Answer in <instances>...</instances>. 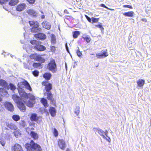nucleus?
<instances>
[{"label":"nucleus","mask_w":151,"mask_h":151,"mask_svg":"<svg viewBox=\"0 0 151 151\" xmlns=\"http://www.w3.org/2000/svg\"><path fill=\"white\" fill-rule=\"evenodd\" d=\"M36 61H39L41 63H43L45 62V60L42 57L41 55H38Z\"/></svg>","instance_id":"28"},{"label":"nucleus","mask_w":151,"mask_h":151,"mask_svg":"<svg viewBox=\"0 0 151 151\" xmlns=\"http://www.w3.org/2000/svg\"><path fill=\"white\" fill-rule=\"evenodd\" d=\"M12 98L15 102H18L20 97L16 94H14L12 96Z\"/></svg>","instance_id":"35"},{"label":"nucleus","mask_w":151,"mask_h":151,"mask_svg":"<svg viewBox=\"0 0 151 151\" xmlns=\"http://www.w3.org/2000/svg\"><path fill=\"white\" fill-rule=\"evenodd\" d=\"M99 18H96L94 17L92 18V22L91 23H97L98 22L99 20Z\"/></svg>","instance_id":"41"},{"label":"nucleus","mask_w":151,"mask_h":151,"mask_svg":"<svg viewBox=\"0 0 151 151\" xmlns=\"http://www.w3.org/2000/svg\"><path fill=\"white\" fill-rule=\"evenodd\" d=\"M55 50V47L54 46H52L50 47V50L51 52H54Z\"/></svg>","instance_id":"46"},{"label":"nucleus","mask_w":151,"mask_h":151,"mask_svg":"<svg viewBox=\"0 0 151 151\" xmlns=\"http://www.w3.org/2000/svg\"><path fill=\"white\" fill-rule=\"evenodd\" d=\"M82 38L85 40L87 43H89L91 40V39L89 36L86 35H83L82 37Z\"/></svg>","instance_id":"27"},{"label":"nucleus","mask_w":151,"mask_h":151,"mask_svg":"<svg viewBox=\"0 0 151 151\" xmlns=\"http://www.w3.org/2000/svg\"><path fill=\"white\" fill-rule=\"evenodd\" d=\"M38 55V54H37V53L32 54L29 56L30 58L31 59H34L36 60Z\"/></svg>","instance_id":"33"},{"label":"nucleus","mask_w":151,"mask_h":151,"mask_svg":"<svg viewBox=\"0 0 151 151\" xmlns=\"http://www.w3.org/2000/svg\"><path fill=\"white\" fill-rule=\"evenodd\" d=\"M25 86V88L30 91H32V88L28 82L26 80L19 82L17 84V89L22 99L27 100L29 98V100L27 104V105L29 107H32L35 104V97L30 93H27L24 90L23 88Z\"/></svg>","instance_id":"1"},{"label":"nucleus","mask_w":151,"mask_h":151,"mask_svg":"<svg viewBox=\"0 0 151 151\" xmlns=\"http://www.w3.org/2000/svg\"><path fill=\"white\" fill-rule=\"evenodd\" d=\"M58 147L62 150H64L66 147V144L64 140L63 139H59L58 141Z\"/></svg>","instance_id":"10"},{"label":"nucleus","mask_w":151,"mask_h":151,"mask_svg":"<svg viewBox=\"0 0 151 151\" xmlns=\"http://www.w3.org/2000/svg\"><path fill=\"white\" fill-rule=\"evenodd\" d=\"M45 16H44V15H42L41 16V18L42 19H44L45 18Z\"/></svg>","instance_id":"58"},{"label":"nucleus","mask_w":151,"mask_h":151,"mask_svg":"<svg viewBox=\"0 0 151 151\" xmlns=\"http://www.w3.org/2000/svg\"><path fill=\"white\" fill-rule=\"evenodd\" d=\"M2 101V99L0 96V102L1 101Z\"/></svg>","instance_id":"61"},{"label":"nucleus","mask_w":151,"mask_h":151,"mask_svg":"<svg viewBox=\"0 0 151 151\" xmlns=\"http://www.w3.org/2000/svg\"><path fill=\"white\" fill-rule=\"evenodd\" d=\"M107 9L109 10H111V11H113V10H114V9L109 8L108 7V8H107Z\"/></svg>","instance_id":"59"},{"label":"nucleus","mask_w":151,"mask_h":151,"mask_svg":"<svg viewBox=\"0 0 151 151\" xmlns=\"http://www.w3.org/2000/svg\"><path fill=\"white\" fill-rule=\"evenodd\" d=\"M38 42H37L36 40H32L30 41V43L32 45H36L37 44Z\"/></svg>","instance_id":"43"},{"label":"nucleus","mask_w":151,"mask_h":151,"mask_svg":"<svg viewBox=\"0 0 151 151\" xmlns=\"http://www.w3.org/2000/svg\"><path fill=\"white\" fill-rule=\"evenodd\" d=\"M9 86H10L9 88L12 91H14L16 89V86L12 83H10L9 84Z\"/></svg>","instance_id":"38"},{"label":"nucleus","mask_w":151,"mask_h":151,"mask_svg":"<svg viewBox=\"0 0 151 151\" xmlns=\"http://www.w3.org/2000/svg\"><path fill=\"white\" fill-rule=\"evenodd\" d=\"M3 105L9 111L11 112L14 111V107L13 104L11 102L6 101L4 103Z\"/></svg>","instance_id":"9"},{"label":"nucleus","mask_w":151,"mask_h":151,"mask_svg":"<svg viewBox=\"0 0 151 151\" xmlns=\"http://www.w3.org/2000/svg\"><path fill=\"white\" fill-rule=\"evenodd\" d=\"M134 13L133 11H129L127 12H125L123 14L125 16L132 17L134 16Z\"/></svg>","instance_id":"29"},{"label":"nucleus","mask_w":151,"mask_h":151,"mask_svg":"<svg viewBox=\"0 0 151 151\" xmlns=\"http://www.w3.org/2000/svg\"><path fill=\"white\" fill-rule=\"evenodd\" d=\"M0 95L2 96H7L8 94L7 92L5 89L1 88H0Z\"/></svg>","instance_id":"24"},{"label":"nucleus","mask_w":151,"mask_h":151,"mask_svg":"<svg viewBox=\"0 0 151 151\" xmlns=\"http://www.w3.org/2000/svg\"><path fill=\"white\" fill-rule=\"evenodd\" d=\"M49 111L52 116H54L56 115V111L54 107H50V108Z\"/></svg>","instance_id":"23"},{"label":"nucleus","mask_w":151,"mask_h":151,"mask_svg":"<svg viewBox=\"0 0 151 151\" xmlns=\"http://www.w3.org/2000/svg\"><path fill=\"white\" fill-rule=\"evenodd\" d=\"M13 151H24L22 146L18 143L15 144L12 148Z\"/></svg>","instance_id":"15"},{"label":"nucleus","mask_w":151,"mask_h":151,"mask_svg":"<svg viewBox=\"0 0 151 151\" xmlns=\"http://www.w3.org/2000/svg\"><path fill=\"white\" fill-rule=\"evenodd\" d=\"M27 12L30 16L33 18H36L38 16V14L33 9H28Z\"/></svg>","instance_id":"13"},{"label":"nucleus","mask_w":151,"mask_h":151,"mask_svg":"<svg viewBox=\"0 0 151 151\" xmlns=\"http://www.w3.org/2000/svg\"><path fill=\"white\" fill-rule=\"evenodd\" d=\"M80 108L79 106H77L76 107L75 110V113L77 115H78L80 112Z\"/></svg>","instance_id":"40"},{"label":"nucleus","mask_w":151,"mask_h":151,"mask_svg":"<svg viewBox=\"0 0 151 151\" xmlns=\"http://www.w3.org/2000/svg\"><path fill=\"white\" fill-rule=\"evenodd\" d=\"M100 6L102 7L105 8L106 9L108 8V7L105 5L103 4H101L100 5Z\"/></svg>","instance_id":"51"},{"label":"nucleus","mask_w":151,"mask_h":151,"mask_svg":"<svg viewBox=\"0 0 151 151\" xmlns=\"http://www.w3.org/2000/svg\"><path fill=\"white\" fill-rule=\"evenodd\" d=\"M51 43L53 44H55L56 42V39L55 37H52L51 39Z\"/></svg>","instance_id":"45"},{"label":"nucleus","mask_w":151,"mask_h":151,"mask_svg":"<svg viewBox=\"0 0 151 151\" xmlns=\"http://www.w3.org/2000/svg\"><path fill=\"white\" fill-rule=\"evenodd\" d=\"M42 85L45 86V89L47 92H49L52 89V84L47 81H44L42 82Z\"/></svg>","instance_id":"6"},{"label":"nucleus","mask_w":151,"mask_h":151,"mask_svg":"<svg viewBox=\"0 0 151 151\" xmlns=\"http://www.w3.org/2000/svg\"><path fill=\"white\" fill-rule=\"evenodd\" d=\"M42 24L43 27L45 29H50L51 28V25L49 22L46 21L43 22L42 23Z\"/></svg>","instance_id":"21"},{"label":"nucleus","mask_w":151,"mask_h":151,"mask_svg":"<svg viewBox=\"0 0 151 151\" xmlns=\"http://www.w3.org/2000/svg\"><path fill=\"white\" fill-rule=\"evenodd\" d=\"M66 151H70V150L69 148H67Z\"/></svg>","instance_id":"60"},{"label":"nucleus","mask_w":151,"mask_h":151,"mask_svg":"<svg viewBox=\"0 0 151 151\" xmlns=\"http://www.w3.org/2000/svg\"><path fill=\"white\" fill-rule=\"evenodd\" d=\"M9 2V4L11 6H14L16 5L19 2V0H0V3L3 4Z\"/></svg>","instance_id":"7"},{"label":"nucleus","mask_w":151,"mask_h":151,"mask_svg":"<svg viewBox=\"0 0 151 151\" xmlns=\"http://www.w3.org/2000/svg\"><path fill=\"white\" fill-rule=\"evenodd\" d=\"M65 47H66V49L67 50L68 52V47L67 44V43H66L65 44Z\"/></svg>","instance_id":"57"},{"label":"nucleus","mask_w":151,"mask_h":151,"mask_svg":"<svg viewBox=\"0 0 151 151\" xmlns=\"http://www.w3.org/2000/svg\"><path fill=\"white\" fill-rule=\"evenodd\" d=\"M40 42H38L37 44L35 45L34 47L37 50L40 51H42L45 50L46 49V47L45 46L41 45L40 44Z\"/></svg>","instance_id":"12"},{"label":"nucleus","mask_w":151,"mask_h":151,"mask_svg":"<svg viewBox=\"0 0 151 151\" xmlns=\"http://www.w3.org/2000/svg\"><path fill=\"white\" fill-rule=\"evenodd\" d=\"M123 7H127L128 8L130 9H133L132 7L130 5H124L123 6Z\"/></svg>","instance_id":"47"},{"label":"nucleus","mask_w":151,"mask_h":151,"mask_svg":"<svg viewBox=\"0 0 151 151\" xmlns=\"http://www.w3.org/2000/svg\"><path fill=\"white\" fill-rule=\"evenodd\" d=\"M85 17L89 22H91V18L89 17L87 15H85Z\"/></svg>","instance_id":"48"},{"label":"nucleus","mask_w":151,"mask_h":151,"mask_svg":"<svg viewBox=\"0 0 151 151\" xmlns=\"http://www.w3.org/2000/svg\"><path fill=\"white\" fill-rule=\"evenodd\" d=\"M95 27H98L100 28L101 29L103 30L104 29V28L102 26L101 23H100V24H99L96 25H95Z\"/></svg>","instance_id":"44"},{"label":"nucleus","mask_w":151,"mask_h":151,"mask_svg":"<svg viewBox=\"0 0 151 151\" xmlns=\"http://www.w3.org/2000/svg\"><path fill=\"white\" fill-rule=\"evenodd\" d=\"M30 119L32 121L37 122L39 119V118L36 114L33 113L31 114Z\"/></svg>","instance_id":"20"},{"label":"nucleus","mask_w":151,"mask_h":151,"mask_svg":"<svg viewBox=\"0 0 151 151\" xmlns=\"http://www.w3.org/2000/svg\"><path fill=\"white\" fill-rule=\"evenodd\" d=\"M0 142H1V145L3 146H4L5 144V142L2 139H1L0 140Z\"/></svg>","instance_id":"49"},{"label":"nucleus","mask_w":151,"mask_h":151,"mask_svg":"<svg viewBox=\"0 0 151 151\" xmlns=\"http://www.w3.org/2000/svg\"><path fill=\"white\" fill-rule=\"evenodd\" d=\"M0 86L4 87L7 89H9V86L6 81L2 79H0Z\"/></svg>","instance_id":"17"},{"label":"nucleus","mask_w":151,"mask_h":151,"mask_svg":"<svg viewBox=\"0 0 151 151\" xmlns=\"http://www.w3.org/2000/svg\"><path fill=\"white\" fill-rule=\"evenodd\" d=\"M24 67L26 69H30V68L29 66L27 64H26L24 65Z\"/></svg>","instance_id":"53"},{"label":"nucleus","mask_w":151,"mask_h":151,"mask_svg":"<svg viewBox=\"0 0 151 151\" xmlns=\"http://www.w3.org/2000/svg\"><path fill=\"white\" fill-rule=\"evenodd\" d=\"M137 86L139 87H142L144 85L145 83V81L143 79H139L137 81Z\"/></svg>","instance_id":"25"},{"label":"nucleus","mask_w":151,"mask_h":151,"mask_svg":"<svg viewBox=\"0 0 151 151\" xmlns=\"http://www.w3.org/2000/svg\"><path fill=\"white\" fill-rule=\"evenodd\" d=\"M40 101L45 107L46 108L48 106L47 101L46 99L45 98H41Z\"/></svg>","instance_id":"26"},{"label":"nucleus","mask_w":151,"mask_h":151,"mask_svg":"<svg viewBox=\"0 0 151 151\" xmlns=\"http://www.w3.org/2000/svg\"><path fill=\"white\" fill-rule=\"evenodd\" d=\"M17 106L20 110L23 112H24L26 110V108L24 104L19 101L17 103Z\"/></svg>","instance_id":"14"},{"label":"nucleus","mask_w":151,"mask_h":151,"mask_svg":"<svg viewBox=\"0 0 151 151\" xmlns=\"http://www.w3.org/2000/svg\"><path fill=\"white\" fill-rule=\"evenodd\" d=\"M141 20L142 21L144 22H146L147 21V19H144V18L142 19H141Z\"/></svg>","instance_id":"56"},{"label":"nucleus","mask_w":151,"mask_h":151,"mask_svg":"<svg viewBox=\"0 0 151 151\" xmlns=\"http://www.w3.org/2000/svg\"><path fill=\"white\" fill-rule=\"evenodd\" d=\"M30 4H34L35 1V0H27Z\"/></svg>","instance_id":"50"},{"label":"nucleus","mask_w":151,"mask_h":151,"mask_svg":"<svg viewBox=\"0 0 151 151\" xmlns=\"http://www.w3.org/2000/svg\"><path fill=\"white\" fill-rule=\"evenodd\" d=\"M101 54L99 53L96 54V56L99 58H101L103 57H105L108 55L107 50L106 49L103 50L101 51Z\"/></svg>","instance_id":"11"},{"label":"nucleus","mask_w":151,"mask_h":151,"mask_svg":"<svg viewBox=\"0 0 151 151\" xmlns=\"http://www.w3.org/2000/svg\"><path fill=\"white\" fill-rule=\"evenodd\" d=\"M53 131L52 133L54 136L55 137H57L58 135V131L55 128H53Z\"/></svg>","instance_id":"37"},{"label":"nucleus","mask_w":151,"mask_h":151,"mask_svg":"<svg viewBox=\"0 0 151 151\" xmlns=\"http://www.w3.org/2000/svg\"><path fill=\"white\" fill-rule=\"evenodd\" d=\"M93 129L95 131H97L98 133L103 138L106 139L110 143L111 142V139L107 135L108 133L107 131H106L105 132H104L102 130L96 128H94Z\"/></svg>","instance_id":"4"},{"label":"nucleus","mask_w":151,"mask_h":151,"mask_svg":"<svg viewBox=\"0 0 151 151\" xmlns=\"http://www.w3.org/2000/svg\"><path fill=\"white\" fill-rule=\"evenodd\" d=\"M6 126L12 129H15V125L12 123H6Z\"/></svg>","instance_id":"30"},{"label":"nucleus","mask_w":151,"mask_h":151,"mask_svg":"<svg viewBox=\"0 0 151 151\" xmlns=\"http://www.w3.org/2000/svg\"><path fill=\"white\" fill-rule=\"evenodd\" d=\"M12 118L13 120L15 121H18L20 119V117L18 115H14L12 116Z\"/></svg>","instance_id":"32"},{"label":"nucleus","mask_w":151,"mask_h":151,"mask_svg":"<svg viewBox=\"0 0 151 151\" xmlns=\"http://www.w3.org/2000/svg\"><path fill=\"white\" fill-rule=\"evenodd\" d=\"M39 72L37 70H35L32 72V74L35 76H37L39 75Z\"/></svg>","instance_id":"39"},{"label":"nucleus","mask_w":151,"mask_h":151,"mask_svg":"<svg viewBox=\"0 0 151 151\" xmlns=\"http://www.w3.org/2000/svg\"><path fill=\"white\" fill-rule=\"evenodd\" d=\"M35 123L34 122L30 123L29 124V125L30 126H35Z\"/></svg>","instance_id":"54"},{"label":"nucleus","mask_w":151,"mask_h":151,"mask_svg":"<svg viewBox=\"0 0 151 151\" xmlns=\"http://www.w3.org/2000/svg\"><path fill=\"white\" fill-rule=\"evenodd\" d=\"M30 135L34 140H37L39 138L38 134L37 133L33 131L30 132Z\"/></svg>","instance_id":"19"},{"label":"nucleus","mask_w":151,"mask_h":151,"mask_svg":"<svg viewBox=\"0 0 151 151\" xmlns=\"http://www.w3.org/2000/svg\"><path fill=\"white\" fill-rule=\"evenodd\" d=\"M33 67L34 68H40V67H41L42 66V65L40 63H33L32 65Z\"/></svg>","instance_id":"34"},{"label":"nucleus","mask_w":151,"mask_h":151,"mask_svg":"<svg viewBox=\"0 0 151 151\" xmlns=\"http://www.w3.org/2000/svg\"><path fill=\"white\" fill-rule=\"evenodd\" d=\"M30 26L31 27L30 30L33 33H36L41 32L42 29L39 27L40 24L36 20H30L28 22Z\"/></svg>","instance_id":"3"},{"label":"nucleus","mask_w":151,"mask_h":151,"mask_svg":"<svg viewBox=\"0 0 151 151\" xmlns=\"http://www.w3.org/2000/svg\"><path fill=\"white\" fill-rule=\"evenodd\" d=\"M64 13H66V14H69V13L68 12V10L67 9H66L64 10Z\"/></svg>","instance_id":"55"},{"label":"nucleus","mask_w":151,"mask_h":151,"mask_svg":"<svg viewBox=\"0 0 151 151\" xmlns=\"http://www.w3.org/2000/svg\"><path fill=\"white\" fill-rule=\"evenodd\" d=\"M42 76L47 81L50 80L52 76L51 74L49 72L45 73Z\"/></svg>","instance_id":"22"},{"label":"nucleus","mask_w":151,"mask_h":151,"mask_svg":"<svg viewBox=\"0 0 151 151\" xmlns=\"http://www.w3.org/2000/svg\"><path fill=\"white\" fill-rule=\"evenodd\" d=\"M35 37L40 40H44L46 38V36L45 35L41 33L35 35Z\"/></svg>","instance_id":"18"},{"label":"nucleus","mask_w":151,"mask_h":151,"mask_svg":"<svg viewBox=\"0 0 151 151\" xmlns=\"http://www.w3.org/2000/svg\"><path fill=\"white\" fill-rule=\"evenodd\" d=\"M26 6V4L25 3L20 4L16 7V10L18 12H21L24 9Z\"/></svg>","instance_id":"16"},{"label":"nucleus","mask_w":151,"mask_h":151,"mask_svg":"<svg viewBox=\"0 0 151 151\" xmlns=\"http://www.w3.org/2000/svg\"><path fill=\"white\" fill-rule=\"evenodd\" d=\"M73 37L74 39L77 38L80 35V32L78 31H75L72 32Z\"/></svg>","instance_id":"31"},{"label":"nucleus","mask_w":151,"mask_h":151,"mask_svg":"<svg viewBox=\"0 0 151 151\" xmlns=\"http://www.w3.org/2000/svg\"><path fill=\"white\" fill-rule=\"evenodd\" d=\"M19 125L21 127H24L26 125L25 121L24 120H21L19 123Z\"/></svg>","instance_id":"36"},{"label":"nucleus","mask_w":151,"mask_h":151,"mask_svg":"<svg viewBox=\"0 0 151 151\" xmlns=\"http://www.w3.org/2000/svg\"><path fill=\"white\" fill-rule=\"evenodd\" d=\"M47 69L52 73H55L57 70V66L55 60L53 59L51 60L48 63L47 66Z\"/></svg>","instance_id":"5"},{"label":"nucleus","mask_w":151,"mask_h":151,"mask_svg":"<svg viewBox=\"0 0 151 151\" xmlns=\"http://www.w3.org/2000/svg\"><path fill=\"white\" fill-rule=\"evenodd\" d=\"M31 129L32 130H34V128L33 127H32L31 128Z\"/></svg>","instance_id":"62"},{"label":"nucleus","mask_w":151,"mask_h":151,"mask_svg":"<svg viewBox=\"0 0 151 151\" xmlns=\"http://www.w3.org/2000/svg\"><path fill=\"white\" fill-rule=\"evenodd\" d=\"M25 103V102L24 101V103Z\"/></svg>","instance_id":"63"},{"label":"nucleus","mask_w":151,"mask_h":151,"mask_svg":"<svg viewBox=\"0 0 151 151\" xmlns=\"http://www.w3.org/2000/svg\"><path fill=\"white\" fill-rule=\"evenodd\" d=\"M76 53L77 54V55L79 57H81L82 56V53L81 52L79 49H78L76 51Z\"/></svg>","instance_id":"42"},{"label":"nucleus","mask_w":151,"mask_h":151,"mask_svg":"<svg viewBox=\"0 0 151 151\" xmlns=\"http://www.w3.org/2000/svg\"><path fill=\"white\" fill-rule=\"evenodd\" d=\"M45 94L47 96V98L49 100L53 105L56 106V101L53 98V95L52 93L50 92H47L46 93H45L44 94V95Z\"/></svg>","instance_id":"8"},{"label":"nucleus","mask_w":151,"mask_h":151,"mask_svg":"<svg viewBox=\"0 0 151 151\" xmlns=\"http://www.w3.org/2000/svg\"><path fill=\"white\" fill-rule=\"evenodd\" d=\"M24 147L27 151H42V149L41 146L36 143L32 140H31L29 143L25 144Z\"/></svg>","instance_id":"2"},{"label":"nucleus","mask_w":151,"mask_h":151,"mask_svg":"<svg viewBox=\"0 0 151 151\" xmlns=\"http://www.w3.org/2000/svg\"><path fill=\"white\" fill-rule=\"evenodd\" d=\"M65 18L68 19H70L72 18V17L71 16H65Z\"/></svg>","instance_id":"52"}]
</instances>
